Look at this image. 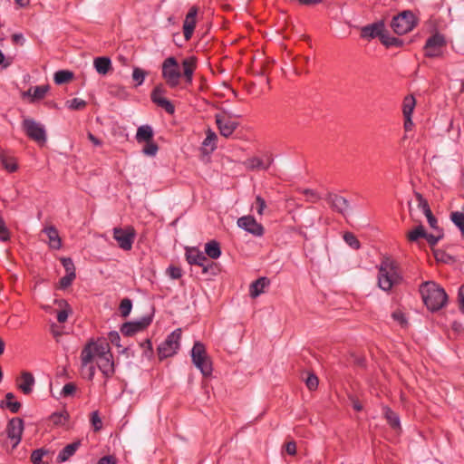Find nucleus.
I'll list each match as a JSON object with an SVG mask.
<instances>
[{"label":"nucleus","mask_w":464,"mask_h":464,"mask_svg":"<svg viewBox=\"0 0 464 464\" xmlns=\"http://www.w3.org/2000/svg\"><path fill=\"white\" fill-rule=\"evenodd\" d=\"M93 65L97 72L104 75L111 69V61L109 57L101 56L94 59Z\"/></svg>","instance_id":"28"},{"label":"nucleus","mask_w":464,"mask_h":464,"mask_svg":"<svg viewBox=\"0 0 464 464\" xmlns=\"http://www.w3.org/2000/svg\"><path fill=\"white\" fill-rule=\"evenodd\" d=\"M73 78V72L68 70H60L54 73V82L63 84Z\"/></svg>","instance_id":"38"},{"label":"nucleus","mask_w":464,"mask_h":464,"mask_svg":"<svg viewBox=\"0 0 464 464\" xmlns=\"http://www.w3.org/2000/svg\"><path fill=\"white\" fill-rule=\"evenodd\" d=\"M416 25L415 16L411 11H403L392 18L391 26L395 34H405Z\"/></svg>","instance_id":"7"},{"label":"nucleus","mask_w":464,"mask_h":464,"mask_svg":"<svg viewBox=\"0 0 464 464\" xmlns=\"http://www.w3.org/2000/svg\"><path fill=\"white\" fill-rule=\"evenodd\" d=\"M93 362L105 378H111L114 374L113 356L106 341H90L82 350V367H87L89 380H92L95 374Z\"/></svg>","instance_id":"1"},{"label":"nucleus","mask_w":464,"mask_h":464,"mask_svg":"<svg viewBox=\"0 0 464 464\" xmlns=\"http://www.w3.org/2000/svg\"><path fill=\"white\" fill-rule=\"evenodd\" d=\"M383 414L388 423L392 429H399L401 427L399 415L391 408L387 406L383 407Z\"/></svg>","instance_id":"29"},{"label":"nucleus","mask_w":464,"mask_h":464,"mask_svg":"<svg viewBox=\"0 0 464 464\" xmlns=\"http://www.w3.org/2000/svg\"><path fill=\"white\" fill-rule=\"evenodd\" d=\"M11 239V232L7 227L5 220L0 216V241L8 242Z\"/></svg>","instance_id":"42"},{"label":"nucleus","mask_w":464,"mask_h":464,"mask_svg":"<svg viewBox=\"0 0 464 464\" xmlns=\"http://www.w3.org/2000/svg\"><path fill=\"white\" fill-rule=\"evenodd\" d=\"M273 159L271 156H265L264 158L254 157L246 160L245 165L249 169H267Z\"/></svg>","instance_id":"21"},{"label":"nucleus","mask_w":464,"mask_h":464,"mask_svg":"<svg viewBox=\"0 0 464 464\" xmlns=\"http://www.w3.org/2000/svg\"><path fill=\"white\" fill-rule=\"evenodd\" d=\"M237 226L255 237H261L264 234L263 226L252 216H244L237 219Z\"/></svg>","instance_id":"15"},{"label":"nucleus","mask_w":464,"mask_h":464,"mask_svg":"<svg viewBox=\"0 0 464 464\" xmlns=\"http://www.w3.org/2000/svg\"><path fill=\"white\" fill-rule=\"evenodd\" d=\"M35 383L34 375L29 372H22L21 382L18 384V388L24 394H30L33 392V387Z\"/></svg>","instance_id":"27"},{"label":"nucleus","mask_w":464,"mask_h":464,"mask_svg":"<svg viewBox=\"0 0 464 464\" xmlns=\"http://www.w3.org/2000/svg\"><path fill=\"white\" fill-rule=\"evenodd\" d=\"M48 453L47 450L37 449L34 450L31 454V461L34 464H44L43 458Z\"/></svg>","instance_id":"45"},{"label":"nucleus","mask_w":464,"mask_h":464,"mask_svg":"<svg viewBox=\"0 0 464 464\" xmlns=\"http://www.w3.org/2000/svg\"><path fill=\"white\" fill-rule=\"evenodd\" d=\"M266 207V205L265 199L262 197L257 196L256 198V209L257 214L262 215Z\"/></svg>","instance_id":"55"},{"label":"nucleus","mask_w":464,"mask_h":464,"mask_svg":"<svg viewBox=\"0 0 464 464\" xmlns=\"http://www.w3.org/2000/svg\"><path fill=\"white\" fill-rule=\"evenodd\" d=\"M396 263L390 257H384L378 266V285L383 291H390L401 281Z\"/></svg>","instance_id":"4"},{"label":"nucleus","mask_w":464,"mask_h":464,"mask_svg":"<svg viewBox=\"0 0 464 464\" xmlns=\"http://www.w3.org/2000/svg\"><path fill=\"white\" fill-rule=\"evenodd\" d=\"M445 45V37L440 34H435L427 39L424 45V54L429 58L439 57L442 54V49Z\"/></svg>","instance_id":"10"},{"label":"nucleus","mask_w":464,"mask_h":464,"mask_svg":"<svg viewBox=\"0 0 464 464\" xmlns=\"http://www.w3.org/2000/svg\"><path fill=\"white\" fill-rule=\"evenodd\" d=\"M43 233L47 236L49 239L48 244L51 248L58 250L62 247V240L55 227H45L43 229Z\"/></svg>","instance_id":"23"},{"label":"nucleus","mask_w":464,"mask_h":464,"mask_svg":"<svg viewBox=\"0 0 464 464\" xmlns=\"http://www.w3.org/2000/svg\"><path fill=\"white\" fill-rule=\"evenodd\" d=\"M198 7L192 6L184 20L183 23V34L187 41L190 40L197 24Z\"/></svg>","instance_id":"16"},{"label":"nucleus","mask_w":464,"mask_h":464,"mask_svg":"<svg viewBox=\"0 0 464 464\" xmlns=\"http://www.w3.org/2000/svg\"><path fill=\"white\" fill-rule=\"evenodd\" d=\"M392 317L397 321L401 325H405L407 324V319L404 315V314L400 311V310H397V311H394L392 314Z\"/></svg>","instance_id":"54"},{"label":"nucleus","mask_w":464,"mask_h":464,"mask_svg":"<svg viewBox=\"0 0 464 464\" xmlns=\"http://www.w3.org/2000/svg\"><path fill=\"white\" fill-rule=\"evenodd\" d=\"M416 198L418 200V208L423 212V214L427 218V221L430 227L431 228H437V227H439L438 220L432 214L428 201L420 193H416Z\"/></svg>","instance_id":"19"},{"label":"nucleus","mask_w":464,"mask_h":464,"mask_svg":"<svg viewBox=\"0 0 464 464\" xmlns=\"http://www.w3.org/2000/svg\"><path fill=\"white\" fill-rule=\"evenodd\" d=\"M132 308V302L130 298H124L121 301L119 310L122 317L130 315Z\"/></svg>","instance_id":"41"},{"label":"nucleus","mask_w":464,"mask_h":464,"mask_svg":"<svg viewBox=\"0 0 464 464\" xmlns=\"http://www.w3.org/2000/svg\"><path fill=\"white\" fill-rule=\"evenodd\" d=\"M186 259L188 264L202 266L204 272L208 271L206 263H208V257L202 252H199L198 250L196 249L188 251L186 253Z\"/></svg>","instance_id":"22"},{"label":"nucleus","mask_w":464,"mask_h":464,"mask_svg":"<svg viewBox=\"0 0 464 464\" xmlns=\"http://www.w3.org/2000/svg\"><path fill=\"white\" fill-rule=\"evenodd\" d=\"M14 394L12 392H7L5 394V400L3 401L5 407L9 409L13 413H16L19 411L21 408V403L17 401H14Z\"/></svg>","instance_id":"36"},{"label":"nucleus","mask_w":464,"mask_h":464,"mask_svg":"<svg viewBox=\"0 0 464 464\" xmlns=\"http://www.w3.org/2000/svg\"><path fill=\"white\" fill-rule=\"evenodd\" d=\"M159 147H143L142 153L149 157H154L157 154Z\"/></svg>","instance_id":"58"},{"label":"nucleus","mask_w":464,"mask_h":464,"mask_svg":"<svg viewBox=\"0 0 464 464\" xmlns=\"http://www.w3.org/2000/svg\"><path fill=\"white\" fill-rule=\"evenodd\" d=\"M75 277L76 276H70V275H65L64 276H63L59 282L60 288L66 289L67 287H69L72 284Z\"/></svg>","instance_id":"53"},{"label":"nucleus","mask_w":464,"mask_h":464,"mask_svg":"<svg viewBox=\"0 0 464 464\" xmlns=\"http://www.w3.org/2000/svg\"><path fill=\"white\" fill-rule=\"evenodd\" d=\"M97 464H116V459L113 456H105L100 459Z\"/></svg>","instance_id":"59"},{"label":"nucleus","mask_w":464,"mask_h":464,"mask_svg":"<svg viewBox=\"0 0 464 464\" xmlns=\"http://www.w3.org/2000/svg\"><path fill=\"white\" fill-rule=\"evenodd\" d=\"M191 359L194 365L204 376H210L213 371L212 362L203 343L196 341L191 349Z\"/></svg>","instance_id":"5"},{"label":"nucleus","mask_w":464,"mask_h":464,"mask_svg":"<svg viewBox=\"0 0 464 464\" xmlns=\"http://www.w3.org/2000/svg\"><path fill=\"white\" fill-rule=\"evenodd\" d=\"M166 92L167 90L164 85L162 83H159L153 88L150 93V99L153 103L163 109L167 113L173 114L175 112V106L169 100L164 97Z\"/></svg>","instance_id":"9"},{"label":"nucleus","mask_w":464,"mask_h":464,"mask_svg":"<svg viewBox=\"0 0 464 464\" xmlns=\"http://www.w3.org/2000/svg\"><path fill=\"white\" fill-rule=\"evenodd\" d=\"M76 389L77 387L73 382H68L63 387L61 396L64 398L71 397L75 393Z\"/></svg>","instance_id":"48"},{"label":"nucleus","mask_w":464,"mask_h":464,"mask_svg":"<svg viewBox=\"0 0 464 464\" xmlns=\"http://www.w3.org/2000/svg\"><path fill=\"white\" fill-rule=\"evenodd\" d=\"M183 72H180L179 64L174 56L166 58L161 64V76L169 88H176L183 76L186 84L190 85L193 81V74L196 69V59L188 57L182 61Z\"/></svg>","instance_id":"2"},{"label":"nucleus","mask_w":464,"mask_h":464,"mask_svg":"<svg viewBox=\"0 0 464 464\" xmlns=\"http://www.w3.org/2000/svg\"><path fill=\"white\" fill-rule=\"evenodd\" d=\"M205 253L212 259H217L221 256L220 245L216 240H211L205 245Z\"/></svg>","instance_id":"30"},{"label":"nucleus","mask_w":464,"mask_h":464,"mask_svg":"<svg viewBox=\"0 0 464 464\" xmlns=\"http://www.w3.org/2000/svg\"><path fill=\"white\" fill-rule=\"evenodd\" d=\"M416 106V100L413 95H407L402 103L403 116H412L414 108Z\"/></svg>","instance_id":"31"},{"label":"nucleus","mask_w":464,"mask_h":464,"mask_svg":"<svg viewBox=\"0 0 464 464\" xmlns=\"http://www.w3.org/2000/svg\"><path fill=\"white\" fill-rule=\"evenodd\" d=\"M305 384L310 391H314L318 387V378L315 374L312 373L305 379Z\"/></svg>","instance_id":"50"},{"label":"nucleus","mask_w":464,"mask_h":464,"mask_svg":"<svg viewBox=\"0 0 464 464\" xmlns=\"http://www.w3.org/2000/svg\"><path fill=\"white\" fill-rule=\"evenodd\" d=\"M459 310L462 314H464V295H463V294L459 293Z\"/></svg>","instance_id":"64"},{"label":"nucleus","mask_w":464,"mask_h":464,"mask_svg":"<svg viewBox=\"0 0 464 464\" xmlns=\"http://www.w3.org/2000/svg\"><path fill=\"white\" fill-rule=\"evenodd\" d=\"M109 339L112 344H114L118 347L121 346V344H120L121 337H120V334L118 332H116V331L111 332L109 334Z\"/></svg>","instance_id":"57"},{"label":"nucleus","mask_w":464,"mask_h":464,"mask_svg":"<svg viewBox=\"0 0 464 464\" xmlns=\"http://www.w3.org/2000/svg\"><path fill=\"white\" fill-rule=\"evenodd\" d=\"M24 429V420L21 418H12L8 421L6 434L8 439L13 441V449L16 448L21 442Z\"/></svg>","instance_id":"13"},{"label":"nucleus","mask_w":464,"mask_h":464,"mask_svg":"<svg viewBox=\"0 0 464 464\" xmlns=\"http://www.w3.org/2000/svg\"><path fill=\"white\" fill-rule=\"evenodd\" d=\"M435 231V234L431 233H426L425 239L427 240L428 244L430 247L435 246L438 242L443 238L444 233L443 229L440 227H437V228H433Z\"/></svg>","instance_id":"32"},{"label":"nucleus","mask_w":464,"mask_h":464,"mask_svg":"<svg viewBox=\"0 0 464 464\" xmlns=\"http://www.w3.org/2000/svg\"><path fill=\"white\" fill-rule=\"evenodd\" d=\"M206 134L207 136L201 145H214L218 139L217 134L210 129H208Z\"/></svg>","instance_id":"51"},{"label":"nucleus","mask_w":464,"mask_h":464,"mask_svg":"<svg viewBox=\"0 0 464 464\" xmlns=\"http://www.w3.org/2000/svg\"><path fill=\"white\" fill-rule=\"evenodd\" d=\"M148 74V72L144 71L143 69L140 67H134L132 71V80L135 82V86H140L144 82Z\"/></svg>","instance_id":"39"},{"label":"nucleus","mask_w":464,"mask_h":464,"mask_svg":"<svg viewBox=\"0 0 464 464\" xmlns=\"http://www.w3.org/2000/svg\"><path fill=\"white\" fill-rule=\"evenodd\" d=\"M181 339V329L178 328L171 332L164 342L158 347V355L160 360L166 359L177 353L179 349Z\"/></svg>","instance_id":"6"},{"label":"nucleus","mask_w":464,"mask_h":464,"mask_svg":"<svg viewBox=\"0 0 464 464\" xmlns=\"http://www.w3.org/2000/svg\"><path fill=\"white\" fill-rule=\"evenodd\" d=\"M451 221L459 227L461 234L464 236V213L455 211L450 214Z\"/></svg>","instance_id":"40"},{"label":"nucleus","mask_w":464,"mask_h":464,"mask_svg":"<svg viewBox=\"0 0 464 464\" xmlns=\"http://www.w3.org/2000/svg\"><path fill=\"white\" fill-rule=\"evenodd\" d=\"M413 126V122L411 120V116H404V128L406 130H411Z\"/></svg>","instance_id":"63"},{"label":"nucleus","mask_w":464,"mask_h":464,"mask_svg":"<svg viewBox=\"0 0 464 464\" xmlns=\"http://www.w3.org/2000/svg\"><path fill=\"white\" fill-rule=\"evenodd\" d=\"M384 30V23L382 21L376 22L363 26L361 30V37L367 40L374 39L376 37L381 39Z\"/></svg>","instance_id":"17"},{"label":"nucleus","mask_w":464,"mask_h":464,"mask_svg":"<svg viewBox=\"0 0 464 464\" xmlns=\"http://www.w3.org/2000/svg\"><path fill=\"white\" fill-rule=\"evenodd\" d=\"M154 131L150 125L144 124L137 129L135 140L140 144L154 145L153 144Z\"/></svg>","instance_id":"20"},{"label":"nucleus","mask_w":464,"mask_h":464,"mask_svg":"<svg viewBox=\"0 0 464 464\" xmlns=\"http://www.w3.org/2000/svg\"><path fill=\"white\" fill-rule=\"evenodd\" d=\"M135 237L136 232L132 227L113 228V238L117 241L119 246L125 251L132 248Z\"/></svg>","instance_id":"8"},{"label":"nucleus","mask_w":464,"mask_h":464,"mask_svg":"<svg viewBox=\"0 0 464 464\" xmlns=\"http://www.w3.org/2000/svg\"><path fill=\"white\" fill-rule=\"evenodd\" d=\"M0 161L3 169L10 173L15 172L18 169L16 159L5 150L0 152Z\"/></svg>","instance_id":"25"},{"label":"nucleus","mask_w":464,"mask_h":464,"mask_svg":"<svg viewBox=\"0 0 464 464\" xmlns=\"http://www.w3.org/2000/svg\"><path fill=\"white\" fill-rule=\"evenodd\" d=\"M48 92V85L35 86L33 89L28 90L25 95L32 96V100L43 99Z\"/></svg>","instance_id":"37"},{"label":"nucleus","mask_w":464,"mask_h":464,"mask_svg":"<svg viewBox=\"0 0 464 464\" xmlns=\"http://www.w3.org/2000/svg\"><path fill=\"white\" fill-rule=\"evenodd\" d=\"M324 199L330 205L333 210L340 213L343 217L347 215L351 208L349 200L338 194L327 193Z\"/></svg>","instance_id":"14"},{"label":"nucleus","mask_w":464,"mask_h":464,"mask_svg":"<svg viewBox=\"0 0 464 464\" xmlns=\"http://www.w3.org/2000/svg\"><path fill=\"white\" fill-rule=\"evenodd\" d=\"M216 147H199L201 159L203 161H208L209 155L214 151Z\"/></svg>","instance_id":"56"},{"label":"nucleus","mask_w":464,"mask_h":464,"mask_svg":"<svg viewBox=\"0 0 464 464\" xmlns=\"http://www.w3.org/2000/svg\"><path fill=\"white\" fill-rule=\"evenodd\" d=\"M91 423L94 431H99L102 428V421L98 411H92L91 414Z\"/></svg>","instance_id":"47"},{"label":"nucleus","mask_w":464,"mask_h":464,"mask_svg":"<svg viewBox=\"0 0 464 464\" xmlns=\"http://www.w3.org/2000/svg\"><path fill=\"white\" fill-rule=\"evenodd\" d=\"M285 450L289 455H295L296 453V445L294 441L287 442L285 445Z\"/></svg>","instance_id":"62"},{"label":"nucleus","mask_w":464,"mask_h":464,"mask_svg":"<svg viewBox=\"0 0 464 464\" xmlns=\"http://www.w3.org/2000/svg\"><path fill=\"white\" fill-rule=\"evenodd\" d=\"M343 240L353 249H359L361 246V244H360L359 240L357 239V237L351 232L344 233Z\"/></svg>","instance_id":"44"},{"label":"nucleus","mask_w":464,"mask_h":464,"mask_svg":"<svg viewBox=\"0 0 464 464\" xmlns=\"http://www.w3.org/2000/svg\"><path fill=\"white\" fill-rule=\"evenodd\" d=\"M152 322V315L142 316L139 320L126 322L121 326V333L125 336H132L145 330Z\"/></svg>","instance_id":"12"},{"label":"nucleus","mask_w":464,"mask_h":464,"mask_svg":"<svg viewBox=\"0 0 464 464\" xmlns=\"http://www.w3.org/2000/svg\"><path fill=\"white\" fill-rule=\"evenodd\" d=\"M67 104H68L69 109L79 111V110H82L83 108H85L86 102L82 99H79V98H73V99L68 101Z\"/></svg>","instance_id":"46"},{"label":"nucleus","mask_w":464,"mask_h":464,"mask_svg":"<svg viewBox=\"0 0 464 464\" xmlns=\"http://www.w3.org/2000/svg\"><path fill=\"white\" fill-rule=\"evenodd\" d=\"M80 446H81L80 440H76V441H73L72 443L66 445L59 452V454L56 458V461L58 463H63V462L67 461L71 457H72L75 454V452L80 448Z\"/></svg>","instance_id":"24"},{"label":"nucleus","mask_w":464,"mask_h":464,"mask_svg":"<svg viewBox=\"0 0 464 464\" xmlns=\"http://www.w3.org/2000/svg\"><path fill=\"white\" fill-rule=\"evenodd\" d=\"M380 41L386 47L401 46L402 44V40L398 37L391 36L385 30L381 36Z\"/></svg>","instance_id":"35"},{"label":"nucleus","mask_w":464,"mask_h":464,"mask_svg":"<svg viewBox=\"0 0 464 464\" xmlns=\"http://www.w3.org/2000/svg\"><path fill=\"white\" fill-rule=\"evenodd\" d=\"M69 313L66 309L60 310L57 314V321L59 323L66 322L68 318Z\"/></svg>","instance_id":"60"},{"label":"nucleus","mask_w":464,"mask_h":464,"mask_svg":"<svg viewBox=\"0 0 464 464\" xmlns=\"http://www.w3.org/2000/svg\"><path fill=\"white\" fill-rule=\"evenodd\" d=\"M270 281L267 277L262 276L251 283L249 287V295L251 297L256 298L264 293L265 288L267 287Z\"/></svg>","instance_id":"26"},{"label":"nucleus","mask_w":464,"mask_h":464,"mask_svg":"<svg viewBox=\"0 0 464 464\" xmlns=\"http://www.w3.org/2000/svg\"><path fill=\"white\" fill-rule=\"evenodd\" d=\"M426 230L422 225L417 226L414 229L411 230L407 235V239L410 242H416L420 238H425Z\"/></svg>","instance_id":"34"},{"label":"nucleus","mask_w":464,"mask_h":464,"mask_svg":"<svg viewBox=\"0 0 464 464\" xmlns=\"http://www.w3.org/2000/svg\"><path fill=\"white\" fill-rule=\"evenodd\" d=\"M61 263L66 272V275L76 276L73 261L70 257H62Z\"/></svg>","instance_id":"43"},{"label":"nucleus","mask_w":464,"mask_h":464,"mask_svg":"<svg viewBox=\"0 0 464 464\" xmlns=\"http://www.w3.org/2000/svg\"><path fill=\"white\" fill-rule=\"evenodd\" d=\"M216 123L220 131V134L224 137L230 136L237 126L236 121L222 114L216 115Z\"/></svg>","instance_id":"18"},{"label":"nucleus","mask_w":464,"mask_h":464,"mask_svg":"<svg viewBox=\"0 0 464 464\" xmlns=\"http://www.w3.org/2000/svg\"><path fill=\"white\" fill-rule=\"evenodd\" d=\"M167 273L172 279H179L182 276V270L179 266H170L167 269Z\"/></svg>","instance_id":"52"},{"label":"nucleus","mask_w":464,"mask_h":464,"mask_svg":"<svg viewBox=\"0 0 464 464\" xmlns=\"http://www.w3.org/2000/svg\"><path fill=\"white\" fill-rule=\"evenodd\" d=\"M23 126L27 136L37 143L46 141V131L44 127L32 119H25Z\"/></svg>","instance_id":"11"},{"label":"nucleus","mask_w":464,"mask_h":464,"mask_svg":"<svg viewBox=\"0 0 464 464\" xmlns=\"http://www.w3.org/2000/svg\"><path fill=\"white\" fill-rule=\"evenodd\" d=\"M68 418H69V414L67 413V411H56V412H53V414H51L50 421L54 426H63L66 423V421L68 420Z\"/></svg>","instance_id":"33"},{"label":"nucleus","mask_w":464,"mask_h":464,"mask_svg":"<svg viewBox=\"0 0 464 464\" xmlns=\"http://www.w3.org/2000/svg\"><path fill=\"white\" fill-rule=\"evenodd\" d=\"M420 293L423 303L431 312H437L447 304L448 295L445 290L432 281L422 283Z\"/></svg>","instance_id":"3"},{"label":"nucleus","mask_w":464,"mask_h":464,"mask_svg":"<svg viewBox=\"0 0 464 464\" xmlns=\"http://www.w3.org/2000/svg\"><path fill=\"white\" fill-rule=\"evenodd\" d=\"M433 253L437 261L448 263L450 260L452 259V257L443 250L435 249L433 250Z\"/></svg>","instance_id":"49"},{"label":"nucleus","mask_w":464,"mask_h":464,"mask_svg":"<svg viewBox=\"0 0 464 464\" xmlns=\"http://www.w3.org/2000/svg\"><path fill=\"white\" fill-rule=\"evenodd\" d=\"M12 41L14 44H19L23 45L24 43V38L23 34H21V33L14 34L12 35Z\"/></svg>","instance_id":"61"}]
</instances>
